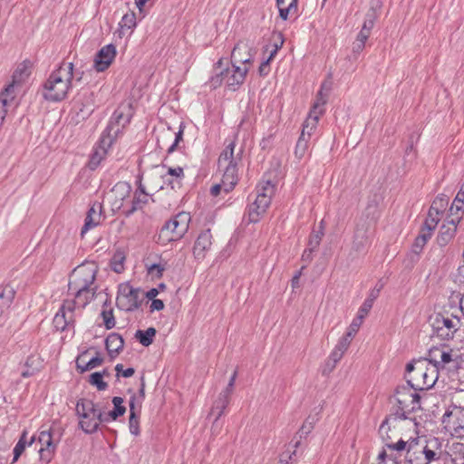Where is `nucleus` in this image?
Wrapping results in <instances>:
<instances>
[{
    "mask_svg": "<svg viewBox=\"0 0 464 464\" xmlns=\"http://www.w3.org/2000/svg\"><path fill=\"white\" fill-rule=\"evenodd\" d=\"M97 272L95 263L86 262L74 268L70 276L69 291L74 295V301L82 307L90 303L95 295L96 286L92 285Z\"/></svg>",
    "mask_w": 464,
    "mask_h": 464,
    "instance_id": "nucleus-1",
    "label": "nucleus"
},
{
    "mask_svg": "<svg viewBox=\"0 0 464 464\" xmlns=\"http://www.w3.org/2000/svg\"><path fill=\"white\" fill-rule=\"evenodd\" d=\"M72 78L73 64L72 63H63L44 82L43 97L46 101L53 102L64 100L72 87Z\"/></svg>",
    "mask_w": 464,
    "mask_h": 464,
    "instance_id": "nucleus-2",
    "label": "nucleus"
},
{
    "mask_svg": "<svg viewBox=\"0 0 464 464\" xmlns=\"http://www.w3.org/2000/svg\"><path fill=\"white\" fill-rule=\"evenodd\" d=\"M427 361L433 365L439 372H455L460 368L463 362L460 350L450 347L448 344H441L430 348Z\"/></svg>",
    "mask_w": 464,
    "mask_h": 464,
    "instance_id": "nucleus-3",
    "label": "nucleus"
},
{
    "mask_svg": "<svg viewBox=\"0 0 464 464\" xmlns=\"http://www.w3.org/2000/svg\"><path fill=\"white\" fill-rule=\"evenodd\" d=\"M235 142H230L221 152L218 158V169L223 170L221 181L224 185V192L229 193L237 184V163L241 160V150L235 156Z\"/></svg>",
    "mask_w": 464,
    "mask_h": 464,
    "instance_id": "nucleus-4",
    "label": "nucleus"
},
{
    "mask_svg": "<svg viewBox=\"0 0 464 464\" xmlns=\"http://www.w3.org/2000/svg\"><path fill=\"white\" fill-rule=\"evenodd\" d=\"M76 414L80 419L79 426L87 434L95 432L100 423L109 422V418L91 400H79L76 403Z\"/></svg>",
    "mask_w": 464,
    "mask_h": 464,
    "instance_id": "nucleus-5",
    "label": "nucleus"
},
{
    "mask_svg": "<svg viewBox=\"0 0 464 464\" xmlns=\"http://www.w3.org/2000/svg\"><path fill=\"white\" fill-rule=\"evenodd\" d=\"M223 59H219L214 68V75L209 80V85L212 89H216L225 82L232 90H236L241 85L248 72V66L232 64L231 68H222Z\"/></svg>",
    "mask_w": 464,
    "mask_h": 464,
    "instance_id": "nucleus-6",
    "label": "nucleus"
},
{
    "mask_svg": "<svg viewBox=\"0 0 464 464\" xmlns=\"http://www.w3.org/2000/svg\"><path fill=\"white\" fill-rule=\"evenodd\" d=\"M190 220L189 213L179 212L162 226L158 236V242L167 245L171 241L181 239L188 230Z\"/></svg>",
    "mask_w": 464,
    "mask_h": 464,
    "instance_id": "nucleus-7",
    "label": "nucleus"
},
{
    "mask_svg": "<svg viewBox=\"0 0 464 464\" xmlns=\"http://www.w3.org/2000/svg\"><path fill=\"white\" fill-rule=\"evenodd\" d=\"M418 391L408 384L399 385L394 393V399L397 403V409L394 414L401 419L408 418V414L420 409V397Z\"/></svg>",
    "mask_w": 464,
    "mask_h": 464,
    "instance_id": "nucleus-8",
    "label": "nucleus"
},
{
    "mask_svg": "<svg viewBox=\"0 0 464 464\" xmlns=\"http://www.w3.org/2000/svg\"><path fill=\"white\" fill-rule=\"evenodd\" d=\"M276 185L269 179H263L256 186V197L248 208V220L251 223L259 221L266 211L275 194Z\"/></svg>",
    "mask_w": 464,
    "mask_h": 464,
    "instance_id": "nucleus-9",
    "label": "nucleus"
},
{
    "mask_svg": "<svg viewBox=\"0 0 464 464\" xmlns=\"http://www.w3.org/2000/svg\"><path fill=\"white\" fill-rule=\"evenodd\" d=\"M439 372L431 365L428 368L423 361L417 362L416 372L407 377V382L415 391L428 390L435 384L438 380Z\"/></svg>",
    "mask_w": 464,
    "mask_h": 464,
    "instance_id": "nucleus-10",
    "label": "nucleus"
},
{
    "mask_svg": "<svg viewBox=\"0 0 464 464\" xmlns=\"http://www.w3.org/2000/svg\"><path fill=\"white\" fill-rule=\"evenodd\" d=\"M143 295L140 288H134L129 284L121 285L116 298L117 306L127 312L135 311L140 308L143 301Z\"/></svg>",
    "mask_w": 464,
    "mask_h": 464,
    "instance_id": "nucleus-11",
    "label": "nucleus"
},
{
    "mask_svg": "<svg viewBox=\"0 0 464 464\" xmlns=\"http://www.w3.org/2000/svg\"><path fill=\"white\" fill-rule=\"evenodd\" d=\"M78 304L73 300H65L53 318V325L57 331L74 329V310Z\"/></svg>",
    "mask_w": 464,
    "mask_h": 464,
    "instance_id": "nucleus-12",
    "label": "nucleus"
},
{
    "mask_svg": "<svg viewBox=\"0 0 464 464\" xmlns=\"http://www.w3.org/2000/svg\"><path fill=\"white\" fill-rule=\"evenodd\" d=\"M125 109L120 107L113 112L106 129L102 132L103 134L108 135L112 140L118 137L130 120V114L125 113Z\"/></svg>",
    "mask_w": 464,
    "mask_h": 464,
    "instance_id": "nucleus-13",
    "label": "nucleus"
},
{
    "mask_svg": "<svg viewBox=\"0 0 464 464\" xmlns=\"http://www.w3.org/2000/svg\"><path fill=\"white\" fill-rule=\"evenodd\" d=\"M113 141L114 140L108 137V135L102 134L99 143L93 148L90 157L88 166L91 169L93 170L98 168L101 162L105 159L108 150L111 148Z\"/></svg>",
    "mask_w": 464,
    "mask_h": 464,
    "instance_id": "nucleus-14",
    "label": "nucleus"
},
{
    "mask_svg": "<svg viewBox=\"0 0 464 464\" xmlns=\"http://www.w3.org/2000/svg\"><path fill=\"white\" fill-rule=\"evenodd\" d=\"M38 442L41 445L38 450L41 460L49 463L56 450L57 441L53 440L50 430H42L38 436Z\"/></svg>",
    "mask_w": 464,
    "mask_h": 464,
    "instance_id": "nucleus-15",
    "label": "nucleus"
},
{
    "mask_svg": "<svg viewBox=\"0 0 464 464\" xmlns=\"http://www.w3.org/2000/svg\"><path fill=\"white\" fill-rule=\"evenodd\" d=\"M116 56V48L113 44L103 46L96 54L94 59V68L97 72L105 71L112 63Z\"/></svg>",
    "mask_w": 464,
    "mask_h": 464,
    "instance_id": "nucleus-16",
    "label": "nucleus"
},
{
    "mask_svg": "<svg viewBox=\"0 0 464 464\" xmlns=\"http://www.w3.org/2000/svg\"><path fill=\"white\" fill-rule=\"evenodd\" d=\"M432 328H447L453 331H459L461 326L460 318L459 316L448 314H436L430 317Z\"/></svg>",
    "mask_w": 464,
    "mask_h": 464,
    "instance_id": "nucleus-17",
    "label": "nucleus"
},
{
    "mask_svg": "<svg viewBox=\"0 0 464 464\" xmlns=\"http://www.w3.org/2000/svg\"><path fill=\"white\" fill-rule=\"evenodd\" d=\"M252 61L251 48L246 42H239L231 53V63L240 66L246 65Z\"/></svg>",
    "mask_w": 464,
    "mask_h": 464,
    "instance_id": "nucleus-18",
    "label": "nucleus"
},
{
    "mask_svg": "<svg viewBox=\"0 0 464 464\" xmlns=\"http://www.w3.org/2000/svg\"><path fill=\"white\" fill-rule=\"evenodd\" d=\"M212 246V235L210 229H205L200 232L196 239L193 247V254L195 258L203 259L206 253L210 249Z\"/></svg>",
    "mask_w": 464,
    "mask_h": 464,
    "instance_id": "nucleus-19",
    "label": "nucleus"
},
{
    "mask_svg": "<svg viewBox=\"0 0 464 464\" xmlns=\"http://www.w3.org/2000/svg\"><path fill=\"white\" fill-rule=\"evenodd\" d=\"M370 227L367 224L357 225L352 249L356 253H361L364 251L369 245L370 242Z\"/></svg>",
    "mask_w": 464,
    "mask_h": 464,
    "instance_id": "nucleus-20",
    "label": "nucleus"
},
{
    "mask_svg": "<svg viewBox=\"0 0 464 464\" xmlns=\"http://www.w3.org/2000/svg\"><path fill=\"white\" fill-rule=\"evenodd\" d=\"M102 206L101 203L95 202L90 208L85 218L84 225L82 227V235L85 234L88 230L97 227L102 223V221L104 219V217L102 216Z\"/></svg>",
    "mask_w": 464,
    "mask_h": 464,
    "instance_id": "nucleus-21",
    "label": "nucleus"
},
{
    "mask_svg": "<svg viewBox=\"0 0 464 464\" xmlns=\"http://www.w3.org/2000/svg\"><path fill=\"white\" fill-rule=\"evenodd\" d=\"M458 222L446 219V222L440 227L437 242L440 246H446L455 236L457 231Z\"/></svg>",
    "mask_w": 464,
    "mask_h": 464,
    "instance_id": "nucleus-22",
    "label": "nucleus"
},
{
    "mask_svg": "<svg viewBox=\"0 0 464 464\" xmlns=\"http://www.w3.org/2000/svg\"><path fill=\"white\" fill-rule=\"evenodd\" d=\"M123 346V338L117 333L110 334L105 340V347L111 359L115 358L122 351Z\"/></svg>",
    "mask_w": 464,
    "mask_h": 464,
    "instance_id": "nucleus-23",
    "label": "nucleus"
},
{
    "mask_svg": "<svg viewBox=\"0 0 464 464\" xmlns=\"http://www.w3.org/2000/svg\"><path fill=\"white\" fill-rule=\"evenodd\" d=\"M14 287L9 285L0 288V318L8 311L14 301Z\"/></svg>",
    "mask_w": 464,
    "mask_h": 464,
    "instance_id": "nucleus-24",
    "label": "nucleus"
},
{
    "mask_svg": "<svg viewBox=\"0 0 464 464\" xmlns=\"http://www.w3.org/2000/svg\"><path fill=\"white\" fill-rule=\"evenodd\" d=\"M279 15L283 20L289 16H296L298 10V0H276Z\"/></svg>",
    "mask_w": 464,
    "mask_h": 464,
    "instance_id": "nucleus-25",
    "label": "nucleus"
},
{
    "mask_svg": "<svg viewBox=\"0 0 464 464\" xmlns=\"http://www.w3.org/2000/svg\"><path fill=\"white\" fill-rule=\"evenodd\" d=\"M231 393L222 391L219 394L217 400L215 401L212 409H211V415H215V421H217L225 411V409L229 403Z\"/></svg>",
    "mask_w": 464,
    "mask_h": 464,
    "instance_id": "nucleus-26",
    "label": "nucleus"
},
{
    "mask_svg": "<svg viewBox=\"0 0 464 464\" xmlns=\"http://www.w3.org/2000/svg\"><path fill=\"white\" fill-rule=\"evenodd\" d=\"M302 434L297 439L296 436L294 438L292 442L286 447V450L282 452L279 456V462L281 464H288L295 461V456L296 455V449L301 443Z\"/></svg>",
    "mask_w": 464,
    "mask_h": 464,
    "instance_id": "nucleus-27",
    "label": "nucleus"
},
{
    "mask_svg": "<svg viewBox=\"0 0 464 464\" xmlns=\"http://www.w3.org/2000/svg\"><path fill=\"white\" fill-rule=\"evenodd\" d=\"M111 193L116 198L113 206L117 208H121L122 201L130 193V186L124 182H119L113 187Z\"/></svg>",
    "mask_w": 464,
    "mask_h": 464,
    "instance_id": "nucleus-28",
    "label": "nucleus"
},
{
    "mask_svg": "<svg viewBox=\"0 0 464 464\" xmlns=\"http://www.w3.org/2000/svg\"><path fill=\"white\" fill-rule=\"evenodd\" d=\"M418 445L417 440H412L411 442L405 441L402 439L399 440L396 443L386 442L385 447L391 450H396L398 452L407 450L406 458L410 462L412 461L411 452L414 446Z\"/></svg>",
    "mask_w": 464,
    "mask_h": 464,
    "instance_id": "nucleus-29",
    "label": "nucleus"
},
{
    "mask_svg": "<svg viewBox=\"0 0 464 464\" xmlns=\"http://www.w3.org/2000/svg\"><path fill=\"white\" fill-rule=\"evenodd\" d=\"M120 28L115 34H118L120 38H122L127 32L131 33V30L136 26V16L133 12L125 14L121 22L119 23Z\"/></svg>",
    "mask_w": 464,
    "mask_h": 464,
    "instance_id": "nucleus-30",
    "label": "nucleus"
},
{
    "mask_svg": "<svg viewBox=\"0 0 464 464\" xmlns=\"http://www.w3.org/2000/svg\"><path fill=\"white\" fill-rule=\"evenodd\" d=\"M464 213V202L460 196L457 194L455 197L450 209L448 218L450 220L459 223L462 219V216Z\"/></svg>",
    "mask_w": 464,
    "mask_h": 464,
    "instance_id": "nucleus-31",
    "label": "nucleus"
},
{
    "mask_svg": "<svg viewBox=\"0 0 464 464\" xmlns=\"http://www.w3.org/2000/svg\"><path fill=\"white\" fill-rule=\"evenodd\" d=\"M42 362L40 358L35 355H30L27 357L24 367L25 369L21 372V376L28 378L34 375L41 368Z\"/></svg>",
    "mask_w": 464,
    "mask_h": 464,
    "instance_id": "nucleus-32",
    "label": "nucleus"
},
{
    "mask_svg": "<svg viewBox=\"0 0 464 464\" xmlns=\"http://www.w3.org/2000/svg\"><path fill=\"white\" fill-rule=\"evenodd\" d=\"M319 119L320 117L309 113L308 117L306 118L303 124L301 135H304V138L308 139L309 140L311 136L317 129Z\"/></svg>",
    "mask_w": 464,
    "mask_h": 464,
    "instance_id": "nucleus-33",
    "label": "nucleus"
},
{
    "mask_svg": "<svg viewBox=\"0 0 464 464\" xmlns=\"http://www.w3.org/2000/svg\"><path fill=\"white\" fill-rule=\"evenodd\" d=\"M85 354L86 353H83L82 354L78 356L76 360L77 369L80 371V372L90 371L95 367L100 366L103 362V359L102 357L95 356L89 360L88 362H86L84 365H82V361Z\"/></svg>",
    "mask_w": 464,
    "mask_h": 464,
    "instance_id": "nucleus-34",
    "label": "nucleus"
},
{
    "mask_svg": "<svg viewBox=\"0 0 464 464\" xmlns=\"http://www.w3.org/2000/svg\"><path fill=\"white\" fill-rule=\"evenodd\" d=\"M156 329L154 327H149L147 330H138L135 334V338L145 347L150 345L153 343V338L156 335Z\"/></svg>",
    "mask_w": 464,
    "mask_h": 464,
    "instance_id": "nucleus-35",
    "label": "nucleus"
},
{
    "mask_svg": "<svg viewBox=\"0 0 464 464\" xmlns=\"http://www.w3.org/2000/svg\"><path fill=\"white\" fill-rule=\"evenodd\" d=\"M440 216L439 208L435 206L430 207L422 227L430 230H434L440 221Z\"/></svg>",
    "mask_w": 464,
    "mask_h": 464,
    "instance_id": "nucleus-36",
    "label": "nucleus"
},
{
    "mask_svg": "<svg viewBox=\"0 0 464 464\" xmlns=\"http://www.w3.org/2000/svg\"><path fill=\"white\" fill-rule=\"evenodd\" d=\"M326 103V96L323 94V91L320 90L317 93L316 101L314 103L309 113L315 116L321 117L324 112V104Z\"/></svg>",
    "mask_w": 464,
    "mask_h": 464,
    "instance_id": "nucleus-37",
    "label": "nucleus"
},
{
    "mask_svg": "<svg viewBox=\"0 0 464 464\" xmlns=\"http://www.w3.org/2000/svg\"><path fill=\"white\" fill-rule=\"evenodd\" d=\"M382 6V0H372L371 1V6L369 10L366 13L365 20L374 22L378 18L380 14V10Z\"/></svg>",
    "mask_w": 464,
    "mask_h": 464,
    "instance_id": "nucleus-38",
    "label": "nucleus"
},
{
    "mask_svg": "<svg viewBox=\"0 0 464 464\" xmlns=\"http://www.w3.org/2000/svg\"><path fill=\"white\" fill-rule=\"evenodd\" d=\"M125 256L121 251H116L111 260V269L116 273H121L124 270Z\"/></svg>",
    "mask_w": 464,
    "mask_h": 464,
    "instance_id": "nucleus-39",
    "label": "nucleus"
},
{
    "mask_svg": "<svg viewBox=\"0 0 464 464\" xmlns=\"http://www.w3.org/2000/svg\"><path fill=\"white\" fill-rule=\"evenodd\" d=\"M148 197L149 195H142L138 194V191L135 192L134 198L132 199V207L127 212V216L132 214L134 211L143 208L145 204L148 202Z\"/></svg>",
    "mask_w": 464,
    "mask_h": 464,
    "instance_id": "nucleus-40",
    "label": "nucleus"
},
{
    "mask_svg": "<svg viewBox=\"0 0 464 464\" xmlns=\"http://www.w3.org/2000/svg\"><path fill=\"white\" fill-rule=\"evenodd\" d=\"M344 353H343L342 352L338 351L336 348H334L332 353H330L329 355V358L326 362V364H325V370H328V372H332L336 364L340 362V360L343 358Z\"/></svg>",
    "mask_w": 464,
    "mask_h": 464,
    "instance_id": "nucleus-41",
    "label": "nucleus"
},
{
    "mask_svg": "<svg viewBox=\"0 0 464 464\" xmlns=\"http://www.w3.org/2000/svg\"><path fill=\"white\" fill-rule=\"evenodd\" d=\"M27 443L28 442L26 440V432H24L23 435L21 436L20 440H18V442L16 443V445L14 448V450H13L14 458L12 460V464L18 460L19 457L24 451Z\"/></svg>",
    "mask_w": 464,
    "mask_h": 464,
    "instance_id": "nucleus-42",
    "label": "nucleus"
},
{
    "mask_svg": "<svg viewBox=\"0 0 464 464\" xmlns=\"http://www.w3.org/2000/svg\"><path fill=\"white\" fill-rule=\"evenodd\" d=\"M308 139L304 138V135H300L295 150V155L297 159L301 160L304 156L308 149Z\"/></svg>",
    "mask_w": 464,
    "mask_h": 464,
    "instance_id": "nucleus-43",
    "label": "nucleus"
},
{
    "mask_svg": "<svg viewBox=\"0 0 464 464\" xmlns=\"http://www.w3.org/2000/svg\"><path fill=\"white\" fill-rule=\"evenodd\" d=\"M103 374L100 372H93L90 375L89 382L95 386L99 391H104L107 389V382L102 380Z\"/></svg>",
    "mask_w": 464,
    "mask_h": 464,
    "instance_id": "nucleus-44",
    "label": "nucleus"
},
{
    "mask_svg": "<svg viewBox=\"0 0 464 464\" xmlns=\"http://www.w3.org/2000/svg\"><path fill=\"white\" fill-rule=\"evenodd\" d=\"M378 296V292L374 293L373 291L371 293L370 296L364 300L362 306L359 309L358 314H363V318L372 309L374 300Z\"/></svg>",
    "mask_w": 464,
    "mask_h": 464,
    "instance_id": "nucleus-45",
    "label": "nucleus"
},
{
    "mask_svg": "<svg viewBox=\"0 0 464 464\" xmlns=\"http://www.w3.org/2000/svg\"><path fill=\"white\" fill-rule=\"evenodd\" d=\"M362 320H363V314H358L357 317L354 318L353 320L352 324H350V326L347 330V333L345 334V336H347L348 338H351L353 340V336L358 332Z\"/></svg>",
    "mask_w": 464,
    "mask_h": 464,
    "instance_id": "nucleus-46",
    "label": "nucleus"
},
{
    "mask_svg": "<svg viewBox=\"0 0 464 464\" xmlns=\"http://www.w3.org/2000/svg\"><path fill=\"white\" fill-rule=\"evenodd\" d=\"M105 328L110 330L115 326V319L112 309H103L101 314Z\"/></svg>",
    "mask_w": 464,
    "mask_h": 464,
    "instance_id": "nucleus-47",
    "label": "nucleus"
},
{
    "mask_svg": "<svg viewBox=\"0 0 464 464\" xmlns=\"http://www.w3.org/2000/svg\"><path fill=\"white\" fill-rule=\"evenodd\" d=\"M433 329V332L436 334V335L440 339V340H443V341H449V340H451L453 339L454 337V334L458 332V331H453L452 329H447V328H432Z\"/></svg>",
    "mask_w": 464,
    "mask_h": 464,
    "instance_id": "nucleus-48",
    "label": "nucleus"
},
{
    "mask_svg": "<svg viewBox=\"0 0 464 464\" xmlns=\"http://www.w3.org/2000/svg\"><path fill=\"white\" fill-rule=\"evenodd\" d=\"M323 236L324 232L322 227L319 231L313 233L309 238L308 247H311V250H316L320 245Z\"/></svg>",
    "mask_w": 464,
    "mask_h": 464,
    "instance_id": "nucleus-49",
    "label": "nucleus"
},
{
    "mask_svg": "<svg viewBox=\"0 0 464 464\" xmlns=\"http://www.w3.org/2000/svg\"><path fill=\"white\" fill-rule=\"evenodd\" d=\"M139 423H140L139 415L134 414L132 412V414H130V418H129V428H130V433L135 436L140 434Z\"/></svg>",
    "mask_w": 464,
    "mask_h": 464,
    "instance_id": "nucleus-50",
    "label": "nucleus"
},
{
    "mask_svg": "<svg viewBox=\"0 0 464 464\" xmlns=\"http://www.w3.org/2000/svg\"><path fill=\"white\" fill-rule=\"evenodd\" d=\"M14 84H9L1 93L0 100H5L6 102H9L14 100Z\"/></svg>",
    "mask_w": 464,
    "mask_h": 464,
    "instance_id": "nucleus-51",
    "label": "nucleus"
},
{
    "mask_svg": "<svg viewBox=\"0 0 464 464\" xmlns=\"http://www.w3.org/2000/svg\"><path fill=\"white\" fill-rule=\"evenodd\" d=\"M126 411L125 407H114V409L108 413H105V416L109 418L110 420H115L120 416H122Z\"/></svg>",
    "mask_w": 464,
    "mask_h": 464,
    "instance_id": "nucleus-52",
    "label": "nucleus"
},
{
    "mask_svg": "<svg viewBox=\"0 0 464 464\" xmlns=\"http://www.w3.org/2000/svg\"><path fill=\"white\" fill-rule=\"evenodd\" d=\"M351 342H352V339L351 338H348L347 336L343 335L337 343V344L335 345L334 348H336L338 351L342 352L343 353H344L350 344H351Z\"/></svg>",
    "mask_w": 464,
    "mask_h": 464,
    "instance_id": "nucleus-53",
    "label": "nucleus"
},
{
    "mask_svg": "<svg viewBox=\"0 0 464 464\" xmlns=\"http://www.w3.org/2000/svg\"><path fill=\"white\" fill-rule=\"evenodd\" d=\"M168 177H173L176 179L181 180L184 178V171L181 167L177 168H168L167 175Z\"/></svg>",
    "mask_w": 464,
    "mask_h": 464,
    "instance_id": "nucleus-54",
    "label": "nucleus"
},
{
    "mask_svg": "<svg viewBox=\"0 0 464 464\" xmlns=\"http://www.w3.org/2000/svg\"><path fill=\"white\" fill-rule=\"evenodd\" d=\"M164 267L160 264H153L148 267V273L152 276L160 278L162 276Z\"/></svg>",
    "mask_w": 464,
    "mask_h": 464,
    "instance_id": "nucleus-55",
    "label": "nucleus"
},
{
    "mask_svg": "<svg viewBox=\"0 0 464 464\" xmlns=\"http://www.w3.org/2000/svg\"><path fill=\"white\" fill-rule=\"evenodd\" d=\"M448 205V201L447 199L445 198L444 196H440V197H437L434 201L432 202L431 206L430 207H437L439 208V210H440V215L443 213L445 208L447 207Z\"/></svg>",
    "mask_w": 464,
    "mask_h": 464,
    "instance_id": "nucleus-56",
    "label": "nucleus"
},
{
    "mask_svg": "<svg viewBox=\"0 0 464 464\" xmlns=\"http://www.w3.org/2000/svg\"><path fill=\"white\" fill-rule=\"evenodd\" d=\"M115 371L117 372V375L121 373L125 378L131 377L135 372L133 368H127L126 370H123L122 364L120 363L115 366Z\"/></svg>",
    "mask_w": 464,
    "mask_h": 464,
    "instance_id": "nucleus-57",
    "label": "nucleus"
},
{
    "mask_svg": "<svg viewBox=\"0 0 464 464\" xmlns=\"http://www.w3.org/2000/svg\"><path fill=\"white\" fill-rule=\"evenodd\" d=\"M174 134H175V140H174L173 143L167 150L168 153L173 152L175 150L177 145L179 144V142L182 140L183 129L180 127L179 131L175 132Z\"/></svg>",
    "mask_w": 464,
    "mask_h": 464,
    "instance_id": "nucleus-58",
    "label": "nucleus"
},
{
    "mask_svg": "<svg viewBox=\"0 0 464 464\" xmlns=\"http://www.w3.org/2000/svg\"><path fill=\"white\" fill-rule=\"evenodd\" d=\"M425 245H426V243H424L420 238L416 237L414 240V243L412 244V246H411L412 254L419 256L420 253L422 251Z\"/></svg>",
    "mask_w": 464,
    "mask_h": 464,
    "instance_id": "nucleus-59",
    "label": "nucleus"
},
{
    "mask_svg": "<svg viewBox=\"0 0 464 464\" xmlns=\"http://www.w3.org/2000/svg\"><path fill=\"white\" fill-rule=\"evenodd\" d=\"M273 45L271 47L273 48H276V51L278 52V50L283 46V44H284V39H283V35L281 33H275L273 34Z\"/></svg>",
    "mask_w": 464,
    "mask_h": 464,
    "instance_id": "nucleus-60",
    "label": "nucleus"
},
{
    "mask_svg": "<svg viewBox=\"0 0 464 464\" xmlns=\"http://www.w3.org/2000/svg\"><path fill=\"white\" fill-rule=\"evenodd\" d=\"M433 230L428 229L426 227H421L419 236L417 237L424 243L427 244L428 240L431 237Z\"/></svg>",
    "mask_w": 464,
    "mask_h": 464,
    "instance_id": "nucleus-61",
    "label": "nucleus"
},
{
    "mask_svg": "<svg viewBox=\"0 0 464 464\" xmlns=\"http://www.w3.org/2000/svg\"><path fill=\"white\" fill-rule=\"evenodd\" d=\"M389 430H390V427L388 426V420H385L382 421V423L381 424V426L379 428V433L383 440L390 439V437L388 435Z\"/></svg>",
    "mask_w": 464,
    "mask_h": 464,
    "instance_id": "nucleus-62",
    "label": "nucleus"
},
{
    "mask_svg": "<svg viewBox=\"0 0 464 464\" xmlns=\"http://www.w3.org/2000/svg\"><path fill=\"white\" fill-rule=\"evenodd\" d=\"M421 452L425 455V464L430 463L431 460L435 459L436 453L432 450L428 449L427 447H424L421 450Z\"/></svg>",
    "mask_w": 464,
    "mask_h": 464,
    "instance_id": "nucleus-63",
    "label": "nucleus"
},
{
    "mask_svg": "<svg viewBox=\"0 0 464 464\" xmlns=\"http://www.w3.org/2000/svg\"><path fill=\"white\" fill-rule=\"evenodd\" d=\"M269 63H270L269 59H266L260 64L258 72L261 76H266L269 73V71H270Z\"/></svg>",
    "mask_w": 464,
    "mask_h": 464,
    "instance_id": "nucleus-64",
    "label": "nucleus"
}]
</instances>
